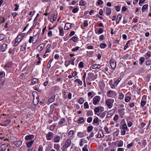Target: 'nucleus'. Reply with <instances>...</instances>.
I'll return each instance as SVG.
<instances>
[{"mask_svg":"<svg viewBox=\"0 0 151 151\" xmlns=\"http://www.w3.org/2000/svg\"><path fill=\"white\" fill-rule=\"evenodd\" d=\"M114 102V99H107L105 101L106 105L109 109L112 107V104Z\"/></svg>","mask_w":151,"mask_h":151,"instance_id":"obj_1","label":"nucleus"},{"mask_svg":"<svg viewBox=\"0 0 151 151\" xmlns=\"http://www.w3.org/2000/svg\"><path fill=\"white\" fill-rule=\"evenodd\" d=\"M101 97L100 96H95L93 99V103L94 105H96L100 101Z\"/></svg>","mask_w":151,"mask_h":151,"instance_id":"obj_2","label":"nucleus"},{"mask_svg":"<svg viewBox=\"0 0 151 151\" xmlns=\"http://www.w3.org/2000/svg\"><path fill=\"white\" fill-rule=\"evenodd\" d=\"M116 95V93L113 90H109L106 93L107 96L109 97H113Z\"/></svg>","mask_w":151,"mask_h":151,"instance_id":"obj_3","label":"nucleus"},{"mask_svg":"<svg viewBox=\"0 0 151 151\" xmlns=\"http://www.w3.org/2000/svg\"><path fill=\"white\" fill-rule=\"evenodd\" d=\"M71 142L69 139H67L65 143V145L63 146V148H67L70 146L71 144Z\"/></svg>","mask_w":151,"mask_h":151,"instance_id":"obj_4","label":"nucleus"},{"mask_svg":"<svg viewBox=\"0 0 151 151\" xmlns=\"http://www.w3.org/2000/svg\"><path fill=\"white\" fill-rule=\"evenodd\" d=\"M54 136L53 133L51 132H49L46 134V137L48 140H51L53 138Z\"/></svg>","mask_w":151,"mask_h":151,"instance_id":"obj_5","label":"nucleus"},{"mask_svg":"<svg viewBox=\"0 0 151 151\" xmlns=\"http://www.w3.org/2000/svg\"><path fill=\"white\" fill-rule=\"evenodd\" d=\"M45 46V45L43 43H42L39 45L37 47V49L39 52L42 50Z\"/></svg>","mask_w":151,"mask_h":151,"instance_id":"obj_6","label":"nucleus"},{"mask_svg":"<svg viewBox=\"0 0 151 151\" xmlns=\"http://www.w3.org/2000/svg\"><path fill=\"white\" fill-rule=\"evenodd\" d=\"M115 110L113 109L109 111L106 115V117L109 118L110 116H112L114 113Z\"/></svg>","mask_w":151,"mask_h":151,"instance_id":"obj_7","label":"nucleus"},{"mask_svg":"<svg viewBox=\"0 0 151 151\" xmlns=\"http://www.w3.org/2000/svg\"><path fill=\"white\" fill-rule=\"evenodd\" d=\"M71 28V24L68 23H66L65 24L64 29L65 30H68Z\"/></svg>","mask_w":151,"mask_h":151,"instance_id":"obj_8","label":"nucleus"},{"mask_svg":"<svg viewBox=\"0 0 151 151\" xmlns=\"http://www.w3.org/2000/svg\"><path fill=\"white\" fill-rule=\"evenodd\" d=\"M27 45V43L26 42L24 43L22 45L20 46V51H23L26 50Z\"/></svg>","mask_w":151,"mask_h":151,"instance_id":"obj_9","label":"nucleus"},{"mask_svg":"<svg viewBox=\"0 0 151 151\" xmlns=\"http://www.w3.org/2000/svg\"><path fill=\"white\" fill-rule=\"evenodd\" d=\"M100 121V120L99 121L98 117H96L94 119L92 124H96L97 125H99Z\"/></svg>","mask_w":151,"mask_h":151,"instance_id":"obj_10","label":"nucleus"},{"mask_svg":"<svg viewBox=\"0 0 151 151\" xmlns=\"http://www.w3.org/2000/svg\"><path fill=\"white\" fill-rule=\"evenodd\" d=\"M105 12L107 16L110 15L111 12V9L108 7H106V9Z\"/></svg>","mask_w":151,"mask_h":151,"instance_id":"obj_11","label":"nucleus"},{"mask_svg":"<svg viewBox=\"0 0 151 151\" xmlns=\"http://www.w3.org/2000/svg\"><path fill=\"white\" fill-rule=\"evenodd\" d=\"M8 144H3L1 145V150L2 151H5L6 149V147H8Z\"/></svg>","mask_w":151,"mask_h":151,"instance_id":"obj_12","label":"nucleus"},{"mask_svg":"<svg viewBox=\"0 0 151 151\" xmlns=\"http://www.w3.org/2000/svg\"><path fill=\"white\" fill-rule=\"evenodd\" d=\"M34 137V135L33 134L28 135L25 137V139L26 140H30L33 139Z\"/></svg>","mask_w":151,"mask_h":151,"instance_id":"obj_13","label":"nucleus"},{"mask_svg":"<svg viewBox=\"0 0 151 151\" xmlns=\"http://www.w3.org/2000/svg\"><path fill=\"white\" fill-rule=\"evenodd\" d=\"M104 136V135L102 131V130H99L98 132V134L97 138H100L103 137Z\"/></svg>","mask_w":151,"mask_h":151,"instance_id":"obj_14","label":"nucleus"},{"mask_svg":"<svg viewBox=\"0 0 151 151\" xmlns=\"http://www.w3.org/2000/svg\"><path fill=\"white\" fill-rule=\"evenodd\" d=\"M7 48V45L6 44H3L1 48V51L2 52H4Z\"/></svg>","mask_w":151,"mask_h":151,"instance_id":"obj_15","label":"nucleus"},{"mask_svg":"<svg viewBox=\"0 0 151 151\" xmlns=\"http://www.w3.org/2000/svg\"><path fill=\"white\" fill-rule=\"evenodd\" d=\"M59 35L60 36H63L64 34L63 28L62 27H59Z\"/></svg>","mask_w":151,"mask_h":151,"instance_id":"obj_16","label":"nucleus"},{"mask_svg":"<svg viewBox=\"0 0 151 151\" xmlns=\"http://www.w3.org/2000/svg\"><path fill=\"white\" fill-rule=\"evenodd\" d=\"M124 109L118 110V113L121 118H123V116L124 115Z\"/></svg>","mask_w":151,"mask_h":151,"instance_id":"obj_17","label":"nucleus"},{"mask_svg":"<svg viewBox=\"0 0 151 151\" xmlns=\"http://www.w3.org/2000/svg\"><path fill=\"white\" fill-rule=\"evenodd\" d=\"M122 18V15L121 14H119L117 15L116 19V24H117L119 23L121 19Z\"/></svg>","mask_w":151,"mask_h":151,"instance_id":"obj_18","label":"nucleus"},{"mask_svg":"<svg viewBox=\"0 0 151 151\" xmlns=\"http://www.w3.org/2000/svg\"><path fill=\"white\" fill-rule=\"evenodd\" d=\"M57 17V15L56 14V15L54 14L53 17H51L50 18V21L53 23L54 21H55L56 19V18Z\"/></svg>","mask_w":151,"mask_h":151,"instance_id":"obj_19","label":"nucleus"},{"mask_svg":"<svg viewBox=\"0 0 151 151\" xmlns=\"http://www.w3.org/2000/svg\"><path fill=\"white\" fill-rule=\"evenodd\" d=\"M110 65L111 68L114 70L116 66V62L114 61H111L110 63Z\"/></svg>","mask_w":151,"mask_h":151,"instance_id":"obj_20","label":"nucleus"},{"mask_svg":"<svg viewBox=\"0 0 151 151\" xmlns=\"http://www.w3.org/2000/svg\"><path fill=\"white\" fill-rule=\"evenodd\" d=\"M12 65V62L8 61L6 62V65H4V68L7 67L8 68H10L11 67Z\"/></svg>","mask_w":151,"mask_h":151,"instance_id":"obj_21","label":"nucleus"},{"mask_svg":"<svg viewBox=\"0 0 151 151\" xmlns=\"http://www.w3.org/2000/svg\"><path fill=\"white\" fill-rule=\"evenodd\" d=\"M101 66L99 65L95 64L92 65L90 67V68H92L93 69H99L100 68Z\"/></svg>","mask_w":151,"mask_h":151,"instance_id":"obj_22","label":"nucleus"},{"mask_svg":"<svg viewBox=\"0 0 151 151\" xmlns=\"http://www.w3.org/2000/svg\"><path fill=\"white\" fill-rule=\"evenodd\" d=\"M116 142H118L117 144V147H122L123 146V142L122 140H118Z\"/></svg>","mask_w":151,"mask_h":151,"instance_id":"obj_23","label":"nucleus"},{"mask_svg":"<svg viewBox=\"0 0 151 151\" xmlns=\"http://www.w3.org/2000/svg\"><path fill=\"white\" fill-rule=\"evenodd\" d=\"M51 45L50 44H48L46 47L47 50L45 52V54L47 53L50 52L51 51L50 49Z\"/></svg>","mask_w":151,"mask_h":151,"instance_id":"obj_24","label":"nucleus"},{"mask_svg":"<svg viewBox=\"0 0 151 151\" xmlns=\"http://www.w3.org/2000/svg\"><path fill=\"white\" fill-rule=\"evenodd\" d=\"M77 135L79 138H82L86 136L85 133H84L83 132H78Z\"/></svg>","mask_w":151,"mask_h":151,"instance_id":"obj_25","label":"nucleus"},{"mask_svg":"<svg viewBox=\"0 0 151 151\" xmlns=\"http://www.w3.org/2000/svg\"><path fill=\"white\" fill-rule=\"evenodd\" d=\"M38 80L39 79L38 78H34L32 80L31 82L33 85L37 83H38Z\"/></svg>","mask_w":151,"mask_h":151,"instance_id":"obj_26","label":"nucleus"},{"mask_svg":"<svg viewBox=\"0 0 151 151\" xmlns=\"http://www.w3.org/2000/svg\"><path fill=\"white\" fill-rule=\"evenodd\" d=\"M60 137L59 136H56L54 139V142H59L60 140Z\"/></svg>","mask_w":151,"mask_h":151,"instance_id":"obj_27","label":"nucleus"},{"mask_svg":"<svg viewBox=\"0 0 151 151\" xmlns=\"http://www.w3.org/2000/svg\"><path fill=\"white\" fill-rule=\"evenodd\" d=\"M14 144L17 147H19L22 145V142L21 141H19L18 142H15L14 143Z\"/></svg>","mask_w":151,"mask_h":151,"instance_id":"obj_28","label":"nucleus"},{"mask_svg":"<svg viewBox=\"0 0 151 151\" xmlns=\"http://www.w3.org/2000/svg\"><path fill=\"white\" fill-rule=\"evenodd\" d=\"M106 114V112L105 111L102 112H100L98 115L99 117L102 119L104 118Z\"/></svg>","mask_w":151,"mask_h":151,"instance_id":"obj_29","label":"nucleus"},{"mask_svg":"<svg viewBox=\"0 0 151 151\" xmlns=\"http://www.w3.org/2000/svg\"><path fill=\"white\" fill-rule=\"evenodd\" d=\"M11 122L10 119H8L4 122V124H1V125L2 126H6L7 125L9 124Z\"/></svg>","mask_w":151,"mask_h":151,"instance_id":"obj_30","label":"nucleus"},{"mask_svg":"<svg viewBox=\"0 0 151 151\" xmlns=\"http://www.w3.org/2000/svg\"><path fill=\"white\" fill-rule=\"evenodd\" d=\"M55 95H53L51 98L48 99V101L50 103L53 102L55 101Z\"/></svg>","mask_w":151,"mask_h":151,"instance_id":"obj_31","label":"nucleus"},{"mask_svg":"<svg viewBox=\"0 0 151 151\" xmlns=\"http://www.w3.org/2000/svg\"><path fill=\"white\" fill-rule=\"evenodd\" d=\"M33 140H32L28 142L27 144V147L28 148L32 146V144L33 143Z\"/></svg>","mask_w":151,"mask_h":151,"instance_id":"obj_32","label":"nucleus"},{"mask_svg":"<svg viewBox=\"0 0 151 151\" xmlns=\"http://www.w3.org/2000/svg\"><path fill=\"white\" fill-rule=\"evenodd\" d=\"M122 128L124 130H126L127 131H129L128 129V128L126 124H124L122 125Z\"/></svg>","mask_w":151,"mask_h":151,"instance_id":"obj_33","label":"nucleus"},{"mask_svg":"<svg viewBox=\"0 0 151 151\" xmlns=\"http://www.w3.org/2000/svg\"><path fill=\"white\" fill-rule=\"evenodd\" d=\"M25 35V33H22L19 35L17 37H18V38H19L20 40L21 39L22 40V39Z\"/></svg>","mask_w":151,"mask_h":151,"instance_id":"obj_34","label":"nucleus"},{"mask_svg":"<svg viewBox=\"0 0 151 151\" xmlns=\"http://www.w3.org/2000/svg\"><path fill=\"white\" fill-rule=\"evenodd\" d=\"M73 131L72 130H70L68 133V136L69 137H71L73 136Z\"/></svg>","mask_w":151,"mask_h":151,"instance_id":"obj_35","label":"nucleus"},{"mask_svg":"<svg viewBox=\"0 0 151 151\" xmlns=\"http://www.w3.org/2000/svg\"><path fill=\"white\" fill-rule=\"evenodd\" d=\"M93 127L92 126H89L87 128V131L88 133L90 132L93 128Z\"/></svg>","mask_w":151,"mask_h":151,"instance_id":"obj_36","label":"nucleus"},{"mask_svg":"<svg viewBox=\"0 0 151 151\" xmlns=\"http://www.w3.org/2000/svg\"><path fill=\"white\" fill-rule=\"evenodd\" d=\"M148 6L147 4H145L143 6L142 9V12H144L145 10L147 9Z\"/></svg>","mask_w":151,"mask_h":151,"instance_id":"obj_37","label":"nucleus"},{"mask_svg":"<svg viewBox=\"0 0 151 151\" xmlns=\"http://www.w3.org/2000/svg\"><path fill=\"white\" fill-rule=\"evenodd\" d=\"M54 147L57 150H59L60 149V146L58 144H54Z\"/></svg>","mask_w":151,"mask_h":151,"instance_id":"obj_38","label":"nucleus"},{"mask_svg":"<svg viewBox=\"0 0 151 151\" xmlns=\"http://www.w3.org/2000/svg\"><path fill=\"white\" fill-rule=\"evenodd\" d=\"M84 108L85 109H88L89 108V105L88 102H85L84 104Z\"/></svg>","mask_w":151,"mask_h":151,"instance_id":"obj_39","label":"nucleus"},{"mask_svg":"<svg viewBox=\"0 0 151 151\" xmlns=\"http://www.w3.org/2000/svg\"><path fill=\"white\" fill-rule=\"evenodd\" d=\"M146 103V101L141 100L140 105L142 107H144Z\"/></svg>","mask_w":151,"mask_h":151,"instance_id":"obj_40","label":"nucleus"},{"mask_svg":"<svg viewBox=\"0 0 151 151\" xmlns=\"http://www.w3.org/2000/svg\"><path fill=\"white\" fill-rule=\"evenodd\" d=\"M86 115L87 116H93V114L92 111L89 110L87 112Z\"/></svg>","mask_w":151,"mask_h":151,"instance_id":"obj_41","label":"nucleus"},{"mask_svg":"<svg viewBox=\"0 0 151 151\" xmlns=\"http://www.w3.org/2000/svg\"><path fill=\"white\" fill-rule=\"evenodd\" d=\"M139 61L140 62V64L142 65V63L145 61V59L144 57H141L140 58Z\"/></svg>","mask_w":151,"mask_h":151,"instance_id":"obj_42","label":"nucleus"},{"mask_svg":"<svg viewBox=\"0 0 151 151\" xmlns=\"http://www.w3.org/2000/svg\"><path fill=\"white\" fill-rule=\"evenodd\" d=\"M84 101V98H83L81 97L79 99L78 101V102L81 104H82L83 103Z\"/></svg>","mask_w":151,"mask_h":151,"instance_id":"obj_43","label":"nucleus"},{"mask_svg":"<svg viewBox=\"0 0 151 151\" xmlns=\"http://www.w3.org/2000/svg\"><path fill=\"white\" fill-rule=\"evenodd\" d=\"M84 121V119L83 118L81 117L79 118L78 121V123H82Z\"/></svg>","mask_w":151,"mask_h":151,"instance_id":"obj_44","label":"nucleus"},{"mask_svg":"<svg viewBox=\"0 0 151 151\" xmlns=\"http://www.w3.org/2000/svg\"><path fill=\"white\" fill-rule=\"evenodd\" d=\"M35 22L32 25V27H31V28L29 29V31L28 32H29L31 31L34 28V27L36 26L37 22H36L35 21V22Z\"/></svg>","mask_w":151,"mask_h":151,"instance_id":"obj_45","label":"nucleus"},{"mask_svg":"<svg viewBox=\"0 0 151 151\" xmlns=\"http://www.w3.org/2000/svg\"><path fill=\"white\" fill-rule=\"evenodd\" d=\"M121 80V78H119L117 79V80L114 82V84H115L116 86H117L118 84L120 82Z\"/></svg>","mask_w":151,"mask_h":151,"instance_id":"obj_46","label":"nucleus"},{"mask_svg":"<svg viewBox=\"0 0 151 151\" xmlns=\"http://www.w3.org/2000/svg\"><path fill=\"white\" fill-rule=\"evenodd\" d=\"M65 122V119L64 118H62L61 119L60 121L59 122L58 124H62Z\"/></svg>","mask_w":151,"mask_h":151,"instance_id":"obj_47","label":"nucleus"},{"mask_svg":"<svg viewBox=\"0 0 151 151\" xmlns=\"http://www.w3.org/2000/svg\"><path fill=\"white\" fill-rule=\"evenodd\" d=\"M18 39H16L14 43L13 44V46L14 47H16L19 44V42L17 41Z\"/></svg>","mask_w":151,"mask_h":151,"instance_id":"obj_48","label":"nucleus"},{"mask_svg":"<svg viewBox=\"0 0 151 151\" xmlns=\"http://www.w3.org/2000/svg\"><path fill=\"white\" fill-rule=\"evenodd\" d=\"M78 39V37L77 36H74L72 37L70 40H73L74 42H76L77 40Z\"/></svg>","mask_w":151,"mask_h":151,"instance_id":"obj_49","label":"nucleus"},{"mask_svg":"<svg viewBox=\"0 0 151 151\" xmlns=\"http://www.w3.org/2000/svg\"><path fill=\"white\" fill-rule=\"evenodd\" d=\"M106 44L105 43H102L100 45V47L102 49L105 48L106 47Z\"/></svg>","mask_w":151,"mask_h":151,"instance_id":"obj_50","label":"nucleus"},{"mask_svg":"<svg viewBox=\"0 0 151 151\" xmlns=\"http://www.w3.org/2000/svg\"><path fill=\"white\" fill-rule=\"evenodd\" d=\"M5 38V35L3 34H0V41L3 40Z\"/></svg>","mask_w":151,"mask_h":151,"instance_id":"obj_51","label":"nucleus"},{"mask_svg":"<svg viewBox=\"0 0 151 151\" xmlns=\"http://www.w3.org/2000/svg\"><path fill=\"white\" fill-rule=\"evenodd\" d=\"M82 151H88L87 148V145H85L82 148Z\"/></svg>","mask_w":151,"mask_h":151,"instance_id":"obj_52","label":"nucleus"},{"mask_svg":"<svg viewBox=\"0 0 151 151\" xmlns=\"http://www.w3.org/2000/svg\"><path fill=\"white\" fill-rule=\"evenodd\" d=\"M78 10L79 9L78 8L76 7H75L73 9L72 12L73 13H75L78 12Z\"/></svg>","mask_w":151,"mask_h":151,"instance_id":"obj_53","label":"nucleus"},{"mask_svg":"<svg viewBox=\"0 0 151 151\" xmlns=\"http://www.w3.org/2000/svg\"><path fill=\"white\" fill-rule=\"evenodd\" d=\"M114 8L117 12H119L120 11L121 7L119 6H115Z\"/></svg>","mask_w":151,"mask_h":151,"instance_id":"obj_54","label":"nucleus"},{"mask_svg":"<svg viewBox=\"0 0 151 151\" xmlns=\"http://www.w3.org/2000/svg\"><path fill=\"white\" fill-rule=\"evenodd\" d=\"M124 97V95L122 93H121L119 94V99H123Z\"/></svg>","mask_w":151,"mask_h":151,"instance_id":"obj_55","label":"nucleus"},{"mask_svg":"<svg viewBox=\"0 0 151 151\" xmlns=\"http://www.w3.org/2000/svg\"><path fill=\"white\" fill-rule=\"evenodd\" d=\"M131 97L129 96H127L125 98V101L127 102H129L130 100L131 99Z\"/></svg>","mask_w":151,"mask_h":151,"instance_id":"obj_56","label":"nucleus"},{"mask_svg":"<svg viewBox=\"0 0 151 151\" xmlns=\"http://www.w3.org/2000/svg\"><path fill=\"white\" fill-rule=\"evenodd\" d=\"M85 5V2L81 0L80 1L79 4V5L82 6H84Z\"/></svg>","mask_w":151,"mask_h":151,"instance_id":"obj_57","label":"nucleus"},{"mask_svg":"<svg viewBox=\"0 0 151 151\" xmlns=\"http://www.w3.org/2000/svg\"><path fill=\"white\" fill-rule=\"evenodd\" d=\"M100 111V109L98 107L95 108L94 109V111L96 114V113L99 112Z\"/></svg>","mask_w":151,"mask_h":151,"instance_id":"obj_58","label":"nucleus"},{"mask_svg":"<svg viewBox=\"0 0 151 151\" xmlns=\"http://www.w3.org/2000/svg\"><path fill=\"white\" fill-rule=\"evenodd\" d=\"M104 129L105 132L107 133L108 134L110 133V132L109 131V128L106 126H105L104 127Z\"/></svg>","mask_w":151,"mask_h":151,"instance_id":"obj_59","label":"nucleus"},{"mask_svg":"<svg viewBox=\"0 0 151 151\" xmlns=\"http://www.w3.org/2000/svg\"><path fill=\"white\" fill-rule=\"evenodd\" d=\"M78 66L79 68H83V63L82 62H81L79 63Z\"/></svg>","mask_w":151,"mask_h":151,"instance_id":"obj_60","label":"nucleus"},{"mask_svg":"<svg viewBox=\"0 0 151 151\" xmlns=\"http://www.w3.org/2000/svg\"><path fill=\"white\" fill-rule=\"evenodd\" d=\"M5 73L4 71L0 72V77H2L5 76Z\"/></svg>","mask_w":151,"mask_h":151,"instance_id":"obj_61","label":"nucleus"},{"mask_svg":"<svg viewBox=\"0 0 151 151\" xmlns=\"http://www.w3.org/2000/svg\"><path fill=\"white\" fill-rule=\"evenodd\" d=\"M104 32V29L102 28H100L98 31V33L100 34L103 33Z\"/></svg>","mask_w":151,"mask_h":151,"instance_id":"obj_62","label":"nucleus"},{"mask_svg":"<svg viewBox=\"0 0 151 151\" xmlns=\"http://www.w3.org/2000/svg\"><path fill=\"white\" fill-rule=\"evenodd\" d=\"M92 119L93 118L92 117H89L87 119V122L88 123H91L92 122Z\"/></svg>","mask_w":151,"mask_h":151,"instance_id":"obj_63","label":"nucleus"},{"mask_svg":"<svg viewBox=\"0 0 151 151\" xmlns=\"http://www.w3.org/2000/svg\"><path fill=\"white\" fill-rule=\"evenodd\" d=\"M80 47H77L75 48H74L72 49V51L73 52H75L78 50L79 49Z\"/></svg>","mask_w":151,"mask_h":151,"instance_id":"obj_64","label":"nucleus"}]
</instances>
